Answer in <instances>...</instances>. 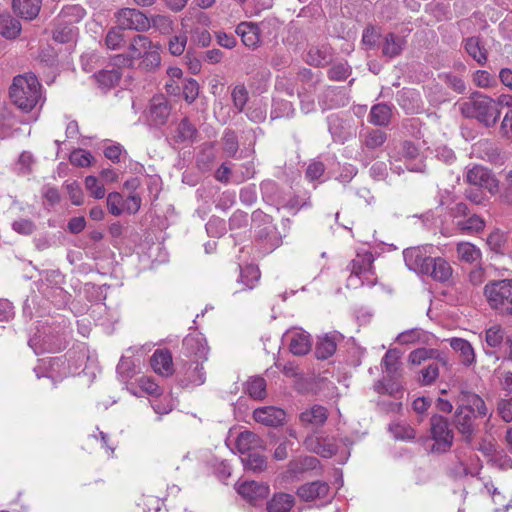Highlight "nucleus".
<instances>
[{
  "mask_svg": "<svg viewBox=\"0 0 512 512\" xmlns=\"http://www.w3.org/2000/svg\"><path fill=\"white\" fill-rule=\"evenodd\" d=\"M329 489L330 487L326 482L313 481L298 487L296 494L301 500L310 502L325 498L328 495Z\"/></svg>",
  "mask_w": 512,
  "mask_h": 512,
  "instance_id": "ddd939ff",
  "label": "nucleus"
},
{
  "mask_svg": "<svg viewBox=\"0 0 512 512\" xmlns=\"http://www.w3.org/2000/svg\"><path fill=\"white\" fill-rule=\"evenodd\" d=\"M463 407H456L453 415V424L458 433L463 436V440L467 444H471L475 435L474 418L476 415L471 411L463 410Z\"/></svg>",
  "mask_w": 512,
  "mask_h": 512,
  "instance_id": "9d476101",
  "label": "nucleus"
},
{
  "mask_svg": "<svg viewBox=\"0 0 512 512\" xmlns=\"http://www.w3.org/2000/svg\"><path fill=\"white\" fill-rule=\"evenodd\" d=\"M123 28L119 25L118 27L111 28L105 38V43L109 49H118L121 47L124 41Z\"/></svg>",
  "mask_w": 512,
  "mask_h": 512,
  "instance_id": "de8ad7c7",
  "label": "nucleus"
},
{
  "mask_svg": "<svg viewBox=\"0 0 512 512\" xmlns=\"http://www.w3.org/2000/svg\"><path fill=\"white\" fill-rule=\"evenodd\" d=\"M12 9L19 17L33 20L40 12L41 0H13Z\"/></svg>",
  "mask_w": 512,
  "mask_h": 512,
  "instance_id": "f3484780",
  "label": "nucleus"
},
{
  "mask_svg": "<svg viewBox=\"0 0 512 512\" xmlns=\"http://www.w3.org/2000/svg\"><path fill=\"white\" fill-rule=\"evenodd\" d=\"M340 94V90L338 87L328 86L322 93L319 103L324 109H331L337 106V102L334 100V97Z\"/></svg>",
  "mask_w": 512,
  "mask_h": 512,
  "instance_id": "5fc2aeb1",
  "label": "nucleus"
},
{
  "mask_svg": "<svg viewBox=\"0 0 512 512\" xmlns=\"http://www.w3.org/2000/svg\"><path fill=\"white\" fill-rule=\"evenodd\" d=\"M486 242L492 251L502 253L505 237L499 230H495L488 235Z\"/></svg>",
  "mask_w": 512,
  "mask_h": 512,
  "instance_id": "052dcab7",
  "label": "nucleus"
},
{
  "mask_svg": "<svg viewBox=\"0 0 512 512\" xmlns=\"http://www.w3.org/2000/svg\"><path fill=\"white\" fill-rule=\"evenodd\" d=\"M108 211L114 216H120L124 211V199L118 192H111L107 196Z\"/></svg>",
  "mask_w": 512,
  "mask_h": 512,
  "instance_id": "09e8293b",
  "label": "nucleus"
},
{
  "mask_svg": "<svg viewBox=\"0 0 512 512\" xmlns=\"http://www.w3.org/2000/svg\"><path fill=\"white\" fill-rule=\"evenodd\" d=\"M296 499L292 494L276 492L266 501V512H292Z\"/></svg>",
  "mask_w": 512,
  "mask_h": 512,
  "instance_id": "2eb2a0df",
  "label": "nucleus"
},
{
  "mask_svg": "<svg viewBox=\"0 0 512 512\" xmlns=\"http://www.w3.org/2000/svg\"><path fill=\"white\" fill-rule=\"evenodd\" d=\"M286 412L275 406L256 408L253 411V418L256 422L269 427H279L286 423Z\"/></svg>",
  "mask_w": 512,
  "mask_h": 512,
  "instance_id": "9b49d317",
  "label": "nucleus"
},
{
  "mask_svg": "<svg viewBox=\"0 0 512 512\" xmlns=\"http://www.w3.org/2000/svg\"><path fill=\"white\" fill-rule=\"evenodd\" d=\"M12 229L18 234L28 236L36 230V225L30 219H19L12 223Z\"/></svg>",
  "mask_w": 512,
  "mask_h": 512,
  "instance_id": "bf43d9fd",
  "label": "nucleus"
},
{
  "mask_svg": "<svg viewBox=\"0 0 512 512\" xmlns=\"http://www.w3.org/2000/svg\"><path fill=\"white\" fill-rule=\"evenodd\" d=\"M423 331L421 329H411L400 333L396 341L401 345L412 344L420 340Z\"/></svg>",
  "mask_w": 512,
  "mask_h": 512,
  "instance_id": "e2e57ef3",
  "label": "nucleus"
},
{
  "mask_svg": "<svg viewBox=\"0 0 512 512\" xmlns=\"http://www.w3.org/2000/svg\"><path fill=\"white\" fill-rule=\"evenodd\" d=\"M498 412L505 422L512 421V398L501 399L498 403Z\"/></svg>",
  "mask_w": 512,
  "mask_h": 512,
  "instance_id": "338daca9",
  "label": "nucleus"
},
{
  "mask_svg": "<svg viewBox=\"0 0 512 512\" xmlns=\"http://www.w3.org/2000/svg\"><path fill=\"white\" fill-rule=\"evenodd\" d=\"M404 45V38L396 36L394 33H388L384 38L382 54L389 58H394L401 54Z\"/></svg>",
  "mask_w": 512,
  "mask_h": 512,
  "instance_id": "c85d7f7f",
  "label": "nucleus"
},
{
  "mask_svg": "<svg viewBox=\"0 0 512 512\" xmlns=\"http://www.w3.org/2000/svg\"><path fill=\"white\" fill-rule=\"evenodd\" d=\"M400 355H399V351L397 349H389L383 359H382V364L384 366V371L386 374L393 376V375H397V376H400L399 374V370H400Z\"/></svg>",
  "mask_w": 512,
  "mask_h": 512,
  "instance_id": "f704fd0d",
  "label": "nucleus"
},
{
  "mask_svg": "<svg viewBox=\"0 0 512 512\" xmlns=\"http://www.w3.org/2000/svg\"><path fill=\"white\" fill-rule=\"evenodd\" d=\"M351 67L348 63L334 64L327 72L328 78L333 81L346 80L351 74Z\"/></svg>",
  "mask_w": 512,
  "mask_h": 512,
  "instance_id": "49530a36",
  "label": "nucleus"
},
{
  "mask_svg": "<svg viewBox=\"0 0 512 512\" xmlns=\"http://www.w3.org/2000/svg\"><path fill=\"white\" fill-rule=\"evenodd\" d=\"M207 345L205 339L198 334H189L182 341L181 354L191 360L195 357L196 360L206 358Z\"/></svg>",
  "mask_w": 512,
  "mask_h": 512,
  "instance_id": "f8f14e48",
  "label": "nucleus"
},
{
  "mask_svg": "<svg viewBox=\"0 0 512 512\" xmlns=\"http://www.w3.org/2000/svg\"><path fill=\"white\" fill-rule=\"evenodd\" d=\"M500 134L507 140H512V110L504 116L500 125Z\"/></svg>",
  "mask_w": 512,
  "mask_h": 512,
  "instance_id": "774afa93",
  "label": "nucleus"
},
{
  "mask_svg": "<svg viewBox=\"0 0 512 512\" xmlns=\"http://www.w3.org/2000/svg\"><path fill=\"white\" fill-rule=\"evenodd\" d=\"M328 416L327 408L316 404L301 412L299 421L304 427H321L326 423Z\"/></svg>",
  "mask_w": 512,
  "mask_h": 512,
  "instance_id": "4468645a",
  "label": "nucleus"
},
{
  "mask_svg": "<svg viewBox=\"0 0 512 512\" xmlns=\"http://www.w3.org/2000/svg\"><path fill=\"white\" fill-rule=\"evenodd\" d=\"M505 332L500 325L491 326L486 330L485 340L488 346L496 348L504 340Z\"/></svg>",
  "mask_w": 512,
  "mask_h": 512,
  "instance_id": "a18cd8bd",
  "label": "nucleus"
},
{
  "mask_svg": "<svg viewBox=\"0 0 512 512\" xmlns=\"http://www.w3.org/2000/svg\"><path fill=\"white\" fill-rule=\"evenodd\" d=\"M311 340L309 335L296 334L292 337L289 349L296 356L306 355L311 350Z\"/></svg>",
  "mask_w": 512,
  "mask_h": 512,
  "instance_id": "c9c22d12",
  "label": "nucleus"
},
{
  "mask_svg": "<svg viewBox=\"0 0 512 512\" xmlns=\"http://www.w3.org/2000/svg\"><path fill=\"white\" fill-rule=\"evenodd\" d=\"M465 51L471 56L478 64L484 65L488 59V52L484 45L481 44L480 38L471 36L464 40Z\"/></svg>",
  "mask_w": 512,
  "mask_h": 512,
  "instance_id": "4be33fe9",
  "label": "nucleus"
},
{
  "mask_svg": "<svg viewBox=\"0 0 512 512\" xmlns=\"http://www.w3.org/2000/svg\"><path fill=\"white\" fill-rule=\"evenodd\" d=\"M232 100L235 108L241 112L248 101V91L244 85L236 86L232 91Z\"/></svg>",
  "mask_w": 512,
  "mask_h": 512,
  "instance_id": "4d7b16f0",
  "label": "nucleus"
},
{
  "mask_svg": "<svg viewBox=\"0 0 512 512\" xmlns=\"http://www.w3.org/2000/svg\"><path fill=\"white\" fill-rule=\"evenodd\" d=\"M450 346L455 352H459L460 361L465 366H470L475 361V353L471 344L462 338H452Z\"/></svg>",
  "mask_w": 512,
  "mask_h": 512,
  "instance_id": "bb28decb",
  "label": "nucleus"
},
{
  "mask_svg": "<svg viewBox=\"0 0 512 512\" xmlns=\"http://www.w3.org/2000/svg\"><path fill=\"white\" fill-rule=\"evenodd\" d=\"M12 103L21 111H32L41 98V84L33 74L17 75L9 88Z\"/></svg>",
  "mask_w": 512,
  "mask_h": 512,
  "instance_id": "7ed1b4c3",
  "label": "nucleus"
},
{
  "mask_svg": "<svg viewBox=\"0 0 512 512\" xmlns=\"http://www.w3.org/2000/svg\"><path fill=\"white\" fill-rule=\"evenodd\" d=\"M151 48H153L152 41L147 36L138 34L131 40L128 51L132 58L140 59Z\"/></svg>",
  "mask_w": 512,
  "mask_h": 512,
  "instance_id": "7c9ffc66",
  "label": "nucleus"
},
{
  "mask_svg": "<svg viewBox=\"0 0 512 512\" xmlns=\"http://www.w3.org/2000/svg\"><path fill=\"white\" fill-rule=\"evenodd\" d=\"M454 436V431L447 417L438 413L431 415L428 429V437L434 441L431 452L439 454L448 452L453 446Z\"/></svg>",
  "mask_w": 512,
  "mask_h": 512,
  "instance_id": "39448f33",
  "label": "nucleus"
},
{
  "mask_svg": "<svg viewBox=\"0 0 512 512\" xmlns=\"http://www.w3.org/2000/svg\"><path fill=\"white\" fill-rule=\"evenodd\" d=\"M489 307L501 317H512V279L489 281L483 289Z\"/></svg>",
  "mask_w": 512,
  "mask_h": 512,
  "instance_id": "20e7f679",
  "label": "nucleus"
},
{
  "mask_svg": "<svg viewBox=\"0 0 512 512\" xmlns=\"http://www.w3.org/2000/svg\"><path fill=\"white\" fill-rule=\"evenodd\" d=\"M261 439L251 431L241 432L236 439V448L241 454L255 451L260 446Z\"/></svg>",
  "mask_w": 512,
  "mask_h": 512,
  "instance_id": "cd10ccee",
  "label": "nucleus"
},
{
  "mask_svg": "<svg viewBox=\"0 0 512 512\" xmlns=\"http://www.w3.org/2000/svg\"><path fill=\"white\" fill-rule=\"evenodd\" d=\"M76 37V30L73 26L67 24H57L55 27L52 38L54 41L66 44L74 41Z\"/></svg>",
  "mask_w": 512,
  "mask_h": 512,
  "instance_id": "e433bc0d",
  "label": "nucleus"
},
{
  "mask_svg": "<svg viewBox=\"0 0 512 512\" xmlns=\"http://www.w3.org/2000/svg\"><path fill=\"white\" fill-rule=\"evenodd\" d=\"M372 261L373 257L371 253L364 256H358L356 259H353L349 266L351 274L359 276L363 272L368 271L371 268Z\"/></svg>",
  "mask_w": 512,
  "mask_h": 512,
  "instance_id": "a19ab883",
  "label": "nucleus"
},
{
  "mask_svg": "<svg viewBox=\"0 0 512 512\" xmlns=\"http://www.w3.org/2000/svg\"><path fill=\"white\" fill-rule=\"evenodd\" d=\"M38 58L40 62L45 64L47 67H55L58 64L57 53L52 47L42 49Z\"/></svg>",
  "mask_w": 512,
  "mask_h": 512,
  "instance_id": "0e129e2a",
  "label": "nucleus"
},
{
  "mask_svg": "<svg viewBox=\"0 0 512 512\" xmlns=\"http://www.w3.org/2000/svg\"><path fill=\"white\" fill-rule=\"evenodd\" d=\"M427 359H435L446 365V360L441 356V352L437 349L418 348L409 354V362L414 365H420Z\"/></svg>",
  "mask_w": 512,
  "mask_h": 512,
  "instance_id": "c756f323",
  "label": "nucleus"
},
{
  "mask_svg": "<svg viewBox=\"0 0 512 512\" xmlns=\"http://www.w3.org/2000/svg\"><path fill=\"white\" fill-rule=\"evenodd\" d=\"M400 376L386 374L382 379L374 383V391L378 394H387L391 397H397L398 394L402 393L403 387L398 381Z\"/></svg>",
  "mask_w": 512,
  "mask_h": 512,
  "instance_id": "6ab92c4d",
  "label": "nucleus"
},
{
  "mask_svg": "<svg viewBox=\"0 0 512 512\" xmlns=\"http://www.w3.org/2000/svg\"><path fill=\"white\" fill-rule=\"evenodd\" d=\"M21 32L20 22L9 13L0 15V34L9 40L16 39Z\"/></svg>",
  "mask_w": 512,
  "mask_h": 512,
  "instance_id": "a878e982",
  "label": "nucleus"
},
{
  "mask_svg": "<svg viewBox=\"0 0 512 512\" xmlns=\"http://www.w3.org/2000/svg\"><path fill=\"white\" fill-rule=\"evenodd\" d=\"M260 278V270L255 265H246L243 268H240V279L237 281L238 284H241V287H237L234 289V292H241L246 289H252L255 286V283Z\"/></svg>",
  "mask_w": 512,
  "mask_h": 512,
  "instance_id": "393cba45",
  "label": "nucleus"
},
{
  "mask_svg": "<svg viewBox=\"0 0 512 512\" xmlns=\"http://www.w3.org/2000/svg\"><path fill=\"white\" fill-rule=\"evenodd\" d=\"M85 187L96 199H102L105 196V188L98 184V179L95 176L90 175L85 178Z\"/></svg>",
  "mask_w": 512,
  "mask_h": 512,
  "instance_id": "13d9d810",
  "label": "nucleus"
},
{
  "mask_svg": "<svg viewBox=\"0 0 512 512\" xmlns=\"http://www.w3.org/2000/svg\"><path fill=\"white\" fill-rule=\"evenodd\" d=\"M266 380L261 376H251L244 383V392L254 400H263L267 396Z\"/></svg>",
  "mask_w": 512,
  "mask_h": 512,
  "instance_id": "b1692460",
  "label": "nucleus"
},
{
  "mask_svg": "<svg viewBox=\"0 0 512 512\" xmlns=\"http://www.w3.org/2000/svg\"><path fill=\"white\" fill-rule=\"evenodd\" d=\"M337 451V445L327 441V439H318L316 447L314 448V452L325 458H330L334 456L337 453Z\"/></svg>",
  "mask_w": 512,
  "mask_h": 512,
  "instance_id": "6e6d98bb",
  "label": "nucleus"
},
{
  "mask_svg": "<svg viewBox=\"0 0 512 512\" xmlns=\"http://www.w3.org/2000/svg\"><path fill=\"white\" fill-rule=\"evenodd\" d=\"M67 193L71 202L74 205L80 206L83 204V192L77 182H72L66 185Z\"/></svg>",
  "mask_w": 512,
  "mask_h": 512,
  "instance_id": "69168bd1",
  "label": "nucleus"
},
{
  "mask_svg": "<svg viewBox=\"0 0 512 512\" xmlns=\"http://www.w3.org/2000/svg\"><path fill=\"white\" fill-rule=\"evenodd\" d=\"M151 366L157 374L170 376L173 374V360L167 349H157L151 357Z\"/></svg>",
  "mask_w": 512,
  "mask_h": 512,
  "instance_id": "dca6fc26",
  "label": "nucleus"
},
{
  "mask_svg": "<svg viewBox=\"0 0 512 512\" xmlns=\"http://www.w3.org/2000/svg\"><path fill=\"white\" fill-rule=\"evenodd\" d=\"M239 149L238 138L233 130L227 129L223 136V151L228 157H234Z\"/></svg>",
  "mask_w": 512,
  "mask_h": 512,
  "instance_id": "37998d69",
  "label": "nucleus"
},
{
  "mask_svg": "<svg viewBox=\"0 0 512 512\" xmlns=\"http://www.w3.org/2000/svg\"><path fill=\"white\" fill-rule=\"evenodd\" d=\"M458 228L463 232L479 233L485 228V221L477 214H472L468 219L459 221Z\"/></svg>",
  "mask_w": 512,
  "mask_h": 512,
  "instance_id": "ea45409f",
  "label": "nucleus"
},
{
  "mask_svg": "<svg viewBox=\"0 0 512 512\" xmlns=\"http://www.w3.org/2000/svg\"><path fill=\"white\" fill-rule=\"evenodd\" d=\"M178 138L181 141L193 140L197 135L196 127L185 117L183 118L177 128Z\"/></svg>",
  "mask_w": 512,
  "mask_h": 512,
  "instance_id": "3c124183",
  "label": "nucleus"
},
{
  "mask_svg": "<svg viewBox=\"0 0 512 512\" xmlns=\"http://www.w3.org/2000/svg\"><path fill=\"white\" fill-rule=\"evenodd\" d=\"M387 140L386 132L380 129L370 131L365 137V146L369 149L381 147Z\"/></svg>",
  "mask_w": 512,
  "mask_h": 512,
  "instance_id": "603ef678",
  "label": "nucleus"
},
{
  "mask_svg": "<svg viewBox=\"0 0 512 512\" xmlns=\"http://www.w3.org/2000/svg\"><path fill=\"white\" fill-rule=\"evenodd\" d=\"M465 180L469 185L486 189L492 195L499 191L498 179L489 169L480 165H475L469 169Z\"/></svg>",
  "mask_w": 512,
  "mask_h": 512,
  "instance_id": "423d86ee",
  "label": "nucleus"
},
{
  "mask_svg": "<svg viewBox=\"0 0 512 512\" xmlns=\"http://www.w3.org/2000/svg\"><path fill=\"white\" fill-rule=\"evenodd\" d=\"M457 253L460 260L473 263L481 257V252L475 245L462 242L457 245Z\"/></svg>",
  "mask_w": 512,
  "mask_h": 512,
  "instance_id": "4c0bfd02",
  "label": "nucleus"
},
{
  "mask_svg": "<svg viewBox=\"0 0 512 512\" xmlns=\"http://www.w3.org/2000/svg\"><path fill=\"white\" fill-rule=\"evenodd\" d=\"M336 348L335 339L326 335L318 340L315 347V357L319 360H326L335 353Z\"/></svg>",
  "mask_w": 512,
  "mask_h": 512,
  "instance_id": "2f4dec72",
  "label": "nucleus"
},
{
  "mask_svg": "<svg viewBox=\"0 0 512 512\" xmlns=\"http://www.w3.org/2000/svg\"><path fill=\"white\" fill-rule=\"evenodd\" d=\"M418 383L422 386H428L435 382L439 376V366L437 363H430L419 372Z\"/></svg>",
  "mask_w": 512,
  "mask_h": 512,
  "instance_id": "79ce46f5",
  "label": "nucleus"
},
{
  "mask_svg": "<svg viewBox=\"0 0 512 512\" xmlns=\"http://www.w3.org/2000/svg\"><path fill=\"white\" fill-rule=\"evenodd\" d=\"M236 34L241 37L243 44L255 48L260 42L259 27L252 22H242L236 27Z\"/></svg>",
  "mask_w": 512,
  "mask_h": 512,
  "instance_id": "a211bd4d",
  "label": "nucleus"
},
{
  "mask_svg": "<svg viewBox=\"0 0 512 512\" xmlns=\"http://www.w3.org/2000/svg\"><path fill=\"white\" fill-rule=\"evenodd\" d=\"M388 429L397 440L409 441L416 437L415 429L405 423H391Z\"/></svg>",
  "mask_w": 512,
  "mask_h": 512,
  "instance_id": "58836bf2",
  "label": "nucleus"
},
{
  "mask_svg": "<svg viewBox=\"0 0 512 512\" xmlns=\"http://www.w3.org/2000/svg\"><path fill=\"white\" fill-rule=\"evenodd\" d=\"M237 492L251 505L256 506L270 494V487L266 483L254 480L236 484Z\"/></svg>",
  "mask_w": 512,
  "mask_h": 512,
  "instance_id": "0eeeda50",
  "label": "nucleus"
},
{
  "mask_svg": "<svg viewBox=\"0 0 512 512\" xmlns=\"http://www.w3.org/2000/svg\"><path fill=\"white\" fill-rule=\"evenodd\" d=\"M122 77V73L119 69L113 68L111 70H100L93 74V78L98 84L99 88L103 90H110L116 87Z\"/></svg>",
  "mask_w": 512,
  "mask_h": 512,
  "instance_id": "5701e85b",
  "label": "nucleus"
},
{
  "mask_svg": "<svg viewBox=\"0 0 512 512\" xmlns=\"http://www.w3.org/2000/svg\"><path fill=\"white\" fill-rule=\"evenodd\" d=\"M170 113L171 105L164 95L160 94L152 97L149 102L147 116L150 125L158 127L166 124Z\"/></svg>",
  "mask_w": 512,
  "mask_h": 512,
  "instance_id": "1a4fd4ad",
  "label": "nucleus"
},
{
  "mask_svg": "<svg viewBox=\"0 0 512 512\" xmlns=\"http://www.w3.org/2000/svg\"><path fill=\"white\" fill-rule=\"evenodd\" d=\"M479 395L469 392V391H461L459 395L460 404L457 407H463L465 411H471L474 413V406L476 404V400L479 399Z\"/></svg>",
  "mask_w": 512,
  "mask_h": 512,
  "instance_id": "680f3d73",
  "label": "nucleus"
},
{
  "mask_svg": "<svg viewBox=\"0 0 512 512\" xmlns=\"http://www.w3.org/2000/svg\"><path fill=\"white\" fill-rule=\"evenodd\" d=\"M142 61L140 62L139 66L141 68H144L146 70H151L160 65L161 57L160 53L158 52L157 48L153 46V48L148 49L144 56L141 57Z\"/></svg>",
  "mask_w": 512,
  "mask_h": 512,
  "instance_id": "8fccbe9b",
  "label": "nucleus"
},
{
  "mask_svg": "<svg viewBox=\"0 0 512 512\" xmlns=\"http://www.w3.org/2000/svg\"><path fill=\"white\" fill-rule=\"evenodd\" d=\"M404 258L410 269L428 275L435 281L444 283L452 276V268L445 259L426 256L419 248L406 249Z\"/></svg>",
  "mask_w": 512,
  "mask_h": 512,
  "instance_id": "f257e3e1",
  "label": "nucleus"
},
{
  "mask_svg": "<svg viewBox=\"0 0 512 512\" xmlns=\"http://www.w3.org/2000/svg\"><path fill=\"white\" fill-rule=\"evenodd\" d=\"M370 118L371 123L374 125L386 126L391 119V109L386 104H376L371 109Z\"/></svg>",
  "mask_w": 512,
  "mask_h": 512,
  "instance_id": "72a5a7b5",
  "label": "nucleus"
},
{
  "mask_svg": "<svg viewBox=\"0 0 512 512\" xmlns=\"http://www.w3.org/2000/svg\"><path fill=\"white\" fill-rule=\"evenodd\" d=\"M199 84L193 79L189 78L185 81L183 86V97L188 104H192L199 95Z\"/></svg>",
  "mask_w": 512,
  "mask_h": 512,
  "instance_id": "864d4df0",
  "label": "nucleus"
},
{
  "mask_svg": "<svg viewBox=\"0 0 512 512\" xmlns=\"http://www.w3.org/2000/svg\"><path fill=\"white\" fill-rule=\"evenodd\" d=\"M92 160L91 153L81 148L73 150L69 156L70 163L76 167H88Z\"/></svg>",
  "mask_w": 512,
  "mask_h": 512,
  "instance_id": "c03bdc74",
  "label": "nucleus"
},
{
  "mask_svg": "<svg viewBox=\"0 0 512 512\" xmlns=\"http://www.w3.org/2000/svg\"><path fill=\"white\" fill-rule=\"evenodd\" d=\"M332 61L331 48L328 46H313L307 52L306 62L314 67H325Z\"/></svg>",
  "mask_w": 512,
  "mask_h": 512,
  "instance_id": "aec40b11",
  "label": "nucleus"
},
{
  "mask_svg": "<svg viewBox=\"0 0 512 512\" xmlns=\"http://www.w3.org/2000/svg\"><path fill=\"white\" fill-rule=\"evenodd\" d=\"M119 25L125 30L146 31L150 21L145 13L135 8H123L118 12Z\"/></svg>",
  "mask_w": 512,
  "mask_h": 512,
  "instance_id": "6e6552de",
  "label": "nucleus"
},
{
  "mask_svg": "<svg viewBox=\"0 0 512 512\" xmlns=\"http://www.w3.org/2000/svg\"><path fill=\"white\" fill-rule=\"evenodd\" d=\"M460 112L463 117L476 119L486 128L494 127L500 117L496 100L477 91L460 104Z\"/></svg>",
  "mask_w": 512,
  "mask_h": 512,
  "instance_id": "f03ea898",
  "label": "nucleus"
},
{
  "mask_svg": "<svg viewBox=\"0 0 512 512\" xmlns=\"http://www.w3.org/2000/svg\"><path fill=\"white\" fill-rule=\"evenodd\" d=\"M185 385H202L205 381L203 366L199 360H186L184 364Z\"/></svg>",
  "mask_w": 512,
  "mask_h": 512,
  "instance_id": "412c9836",
  "label": "nucleus"
},
{
  "mask_svg": "<svg viewBox=\"0 0 512 512\" xmlns=\"http://www.w3.org/2000/svg\"><path fill=\"white\" fill-rule=\"evenodd\" d=\"M241 459L244 467L247 470H251L253 472H262L267 467L266 457L257 451L249 452L245 457H242Z\"/></svg>",
  "mask_w": 512,
  "mask_h": 512,
  "instance_id": "473e14b6",
  "label": "nucleus"
}]
</instances>
